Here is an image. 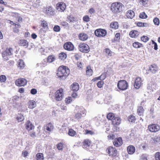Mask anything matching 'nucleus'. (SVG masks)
I'll return each mask as SVG.
<instances>
[{"label":"nucleus","instance_id":"obj_1","mask_svg":"<svg viewBox=\"0 0 160 160\" xmlns=\"http://www.w3.org/2000/svg\"><path fill=\"white\" fill-rule=\"evenodd\" d=\"M70 70L68 67L66 66H60L57 71V76L60 79H65L69 75Z\"/></svg>","mask_w":160,"mask_h":160},{"label":"nucleus","instance_id":"obj_2","mask_svg":"<svg viewBox=\"0 0 160 160\" xmlns=\"http://www.w3.org/2000/svg\"><path fill=\"white\" fill-rule=\"evenodd\" d=\"M122 4L120 2H116L112 3L111 6V10L115 13L120 12L122 11Z\"/></svg>","mask_w":160,"mask_h":160},{"label":"nucleus","instance_id":"obj_3","mask_svg":"<svg viewBox=\"0 0 160 160\" xmlns=\"http://www.w3.org/2000/svg\"><path fill=\"white\" fill-rule=\"evenodd\" d=\"M106 151L109 156L112 158V160H114L118 157V151L117 149L112 146H109L106 149Z\"/></svg>","mask_w":160,"mask_h":160},{"label":"nucleus","instance_id":"obj_4","mask_svg":"<svg viewBox=\"0 0 160 160\" xmlns=\"http://www.w3.org/2000/svg\"><path fill=\"white\" fill-rule=\"evenodd\" d=\"M43 13L47 17H51L55 14L54 9L52 6L44 7L42 8Z\"/></svg>","mask_w":160,"mask_h":160},{"label":"nucleus","instance_id":"obj_5","mask_svg":"<svg viewBox=\"0 0 160 160\" xmlns=\"http://www.w3.org/2000/svg\"><path fill=\"white\" fill-rule=\"evenodd\" d=\"M78 48L79 51L83 53H88L90 50L89 45L84 42L80 43L78 46Z\"/></svg>","mask_w":160,"mask_h":160},{"label":"nucleus","instance_id":"obj_6","mask_svg":"<svg viewBox=\"0 0 160 160\" xmlns=\"http://www.w3.org/2000/svg\"><path fill=\"white\" fill-rule=\"evenodd\" d=\"M118 88L121 91L127 89L128 87V82L125 80H120L118 81L117 84Z\"/></svg>","mask_w":160,"mask_h":160},{"label":"nucleus","instance_id":"obj_7","mask_svg":"<svg viewBox=\"0 0 160 160\" xmlns=\"http://www.w3.org/2000/svg\"><path fill=\"white\" fill-rule=\"evenodd\" d=\"M64 97L63 90L62 88L56 91L54 93V98L57 101H61Z\"/></svg>","mask_w":160,"mask_h":160},{"label":"nucleus","instance_id":"obj_8","mask_svg":"<svg viewBox=\"0 0 160 160\" xmlns=\"http://www.w3.org/2000/svg\"><path fill=\"white\" fill-rule=\"evenodd\" d=\"M12 48H7L5 51L2 53V56L4 61L9 60V56L12 54Z\"/></svg>","mask_w":160,"mask_h":160},{"label":"nucleus","instance_id":"obj_9","mask_svg":"<svg viewBox=\"0 0 160 160\" xmlns=\"http://www.w3.org/2000/svg\"><path fill=\"white\" fill-rule=\"evenodd\" d=\"M86 111L83 109L80 108L74 116V118L77 120H79L82 117H84L86 114Z\"/></svg>","mask_w":160,"mask_h":160},{"label":"nucleus","instance_id":"obj_10","mask_svg":"<svg viewBox=\"0 0 160 160\" xmlns=\"http://www.w3.org/2000/svg\"><path fill=\"white\" fill-rule=\"evenodd\" d=\"M107 33L106 30L102 28L97 29L94 32L95 35L96 36L100 38L105 36Z\"/></svg>","mask_w":160,"mask_h":160},{"label":"nucleus","instance_id":"obj_11","mask_svg":"<svg viewBox=\"0 0 160 160\" xmlns=\"http://www.w3.org/2000/svg\"><path fill=\"white\" fill-rule=\"evenodd\" d=\"M148 129L149 131L152 132H156L160 130V126L157 124H152L148 125Z\"/></svg>","mask_w":160,"mask_h":160},{"label":"nucleus","instance_id":"obj_12","mask_svg":"<svg viewBox=\"0 0 160 160\" xmlns=\"http://www.w3.org/2000/svg\"><path fill=\"white\" fill-rule=\"evenodd\" d=\"M66 5L63 2H60L58 3L56 5V9L59 12H63L66 8Z\"/></svg>","mask_w":160,"mask_h":160},{"label":"nucleus","instance_id":"obj_13","mask_svg":"<svg viewBox=\"0 0 160 160\" xmlns=\"http://www.w3.org/2000/svg\"><path fill=\"white\" fill-rule=\"evenodd\" d=\"M44 130L46 132L50 134V133L54 129V126L51 122H49L44 126Z\"/></svg>","mask_w":160,"mask_h":160},{"label":"nucleus","instance_id":"obj_14","mask_svg":"<svg viewBox=\"0 0 160 160\" xmlns=\"http://www.w3.org/2000/svg\"><path fill=\"white\" fill-rule=\"evenodd\" d=\"M27 80L24 78H20L17 79L15 82V84L18 87H22L25 86L27 84Z\"/></svg>","mask_w":160,"mask_h":160},{"label":"nucleus","instance_id":"obj_15","mask_svg":"<svg viewBox=\"0 0 160 160\" xmlns=\"http://www.w3.org/2000/svg\"><path fill=\"white\" fill-rule=\"evenodd\" d=\"M25 129L29 132L30 131L32 130L35 128V126L29 120H27L24 124Z\"/></svg>","mask_w":160,"mask_h":160},{"label":"nucleus","instance_id":"obj_16","mask_svg":"<svg viewBox=\"0 0 160 160\" xmlns=\"http://www.w3.org/2000/svg\"><path fill=\"white\" fill-rule=\"evenodd\" d=\"M159 70V68L155 64H152L149 66L148 72L153 74L156 73Z\"/></svg>","mask_w":160,"mask_h":160},{"label":"nucleus","instance_id":"obj_17","mask_svg":"<svg viewBox=\"0 0 160 160\" xmlns=\"http://www.w3.org/2000/svg\"><path fill=\"white\" fill-rule=\"evenodd\" d=\"M74 48L73 44L70 42L65 43L63 45V48L68 51H72L74 49Z\"/></svg>","mask_w":160,"mask_h":160},{"label":"nucleus","instance_id":"obj_18","mask_svg":"<svg viewBox=\"0 0 160 160\" xmlns=\"http://www.w3.org/2000/svg\"><path fill=\"white\" fill-rule=\"evenodd\" d=\"M142 80L140 77H137L135 80L134 87L136 89H139L142 84Z\"/></svg>","mask_w":160,"mask_h":160},{"label":"nucleus","instance_id":"obj_19","mask_svg":"<svg viewBox=\"0 0 160 160\" xmlns=\"http://www.w3.org/2000/svg\"><path fill=\"white\" fill-rule=\"evenodd\" d=\"M123 143V141L121 137H119L115 138L114 140L113 144L116 147H119L121 146Z\"/></svg>","mask_w":160,"mask_h":160},{"label":"nucleus","instance_id":"obj_20","mask_svg":"<svg viewBox=\"0 0 160 160\" xmlns=\"http://www.w3.org/2000/svg\"><path fill=\"white\" fill-rule=\"evenodd\" d=\"M92 141L88 139H84L82 142V146L83 148H86L89 147L92 144Z\"/></svg>","mask_w":160,"mask_h":160},{"label":"nucleus","instance_id":"obj_21","mask_svg":"<svg viewBox=\"0 0 160 160\" xmlns=\"http://www.w3.org/2000/svg\"><path fill=\"white\" fill-rule=\"evenodd\" d=\"M140 32L136 30H132L130 31L129 33V36L132 38H136L139 36Z\"/></svg>","mask_w":160,"mask_h":160},{"label":"nucleus","instance_id":"obj_22","mask_svg":"<svg viewBox=\"0 0 160 160\" xmlns=\"http://www.w3.org/2000/svg\"><path fill=\"white\" fill-rule=\"evenodd\" d=\"M78 37L79 40L83 41L87 40L88 38L87 34L83 32L80 33L78 35Z\"/></svg>","mask_w":160,"mask_h":160},{"label":"nucleus","instance_id":"obj_23","mask_svg":"<svg viewBox=\"0 0 160 160\" xmlns=\"http://www.w3.org/2000/svg\"><path fill=\"white\" fill-rule=\"evenodd\" d=\"M127 150L128 154L132 155L135 152L136 149L133 146L130 145L127 147Z\"/></svg>","mask_w":160,"mask_h":160},{"label":"nucleus","instance_id":"obj_24","mask_svg":"<svg viewBox=\"0 0 160 160\" xmlns=\"http://www.w3.org/2000/svg\"><path fill=\"white\" fill-rule=\"evenodd\" d=\"M112 124L115 126L119 125L121 123V119L119 117H116L112 121Z\"/></svg>","mask_w":160,"mask_h":160},{"label":"nucleus","instance_id":"obj_25","mask_svg":"<svg viewBox=\"0 0 160 160\" xmlns=\"http://www.w3.org/2000/svg\"><path fill=\"white\" fill-rule=\"evenodd\" d=\"M79 86L78 83H73L71 86V89L74 92H77L79 90Z\"/></svg>","mask_w":160,"mask_h":160},{"label":"nucleus","instance_id":"obj_26","mask_svg":"<svg viewBox=\"0 0 160 160\" xmlns=\"http://www.w3.org/2000/svg\"><path fill=\"white\" fill-rule=\"evenodd\" d=\"M144 111V110L142 106L138 107L137 111V114L140 116H143Z\"/></svg>","mask_w":160,"mask_h":160},{"label":"nucleus","instance_id":"obj_27","mask_svg":"<svg viewBox=\"0 0 160 160\" xmlns=\"http://www.w3.org/2000/svg\"><path fill=\"white\" fill-rule=\"evenodd\" d=\"M126 15L128 18L132 19L134 16L135 13L133 10H129L127 11Z\"/></svg>","mask_w":160,"mask_h":160},{"label":"nucleus","instance_id":"obj_28","mask_svg":"<svg viewBox=\"0 0 160 160\" xmlns=\"http://www.w3.org/2000/svg\"><path fill=\"white\" fill-rule=\"evenodd\" d=\"M19 45L27 47L28 46V42L27 40L25 39H21L19 42Z\"/></svg>","mask_w":160,"mask_h":160},{"label":"nucleus","instance_id":"obj_29","mask_svg":"<svg viewBox=\"0 0 160 160\" xmlns=\"http://www.w3.org/2000/svg\"><path fill=\"white\" fill-rule=\"evenodd\" d=\"M41 25L42 27L43 28L47 30L48 29V24L47 22L44 19L42 20L41 21Z\"/></svg>","mask_w":160,"mask_h":160},{"label":"nucleus","instance_id":"obj_30","mask_svg":"<svg viewBox=\"0 0 160 160\" xmlns=\"http://www.w3.org/2000/svg\"><path fill=\"white\" fill-rule=\"evenodd\" d=\"M133 47L135 48H139L143 47L142 44L138 42H135L132 44Z\"/></svg>","mask_w":160,"mask_h":160},{"label":"nucleus","instance_id":"obj_31","mask_svg":"<svg viewBox=\"0 0 160 160\" xmlns=\"http://www.w3.org/2000/svg\"><path fill=\"white\" fill-rule=\"evenodd\" d=\"M36 106V102L33 100H30L28 103V107L30 109H33Z\"/></svg>","mask_w":160,"mask_h":160},{"label":"nucleus","instance_id":"obj_32","mask_svg":"<svg viewBox=\"0 0 160 160\" xmlns=\"http://www.w3.org/2000/svg\"><path fill=\"white\" fill-rule=\"evenodd\" d=\"M16 119L18 122H20L24 120V118L21 113H18L16 115Z\"/></svg>","mask_w":160,"mask_h":160},{"label":"nucleus","instance_id":"obj_33","mask_svg":"<svg viewBox=\"0 0 160 160\" xmlns=\"http://www.w3.org/2000/svg\"><path fill=\"white\" fill-rule=\"evenodd\" d=\"M93 73V71L91 68L90 66H88L86 67V74L88 76H90L92 75Z\"/></svg>","mask_w":160,"mask_h":160},{"label":"nucleus","instance_id":"obj_34","mask_svg":"<svg viewBox=\"0 0 160 160\" xmlns=\"http://www.w3.org/2000/svg\"><path fill=\"white\" fill-rule=\"evenodd\" d=\"M67 57V54L64 52H61L59 54L58 58L59 59L64 60Z\"/></svg>","mask_w":160,"mask_h":160},{"label":"nucleus","instance_id":"obj_35","mask_svg":"<svg viewBox=\"0 0 160 160\" xmlns=\"http://www.w3.org/2000/svg\"><path fill=\"white\" fill-rule=\"evenodd\" d=\"M68 134L69 136L73 137L77 134V133L73 129L70 128L68 129Z\"/></svg>","mask_w":160,"mask_h":160},{"label":"nucleus","instance_id":"obj_36","mask_svg":"<svg viewBox=\"0 0 160 160\" xmlns=\"http://www.w3.org/2000/svg\"><path fill=\"white\" fill-rule=\"evenodd\" d=\"M128 120L129 122L135 123L136 120V118L135 116L132 114L128 117Z\"/></svg>","mask_w":160,"mask_h":160},{"label":"nucleus","instance_id":"obj_37","mask_svg":"<svg viewBox=\"0 0 160 160\" xmlns=\"http://www.w3.org/2000/svg\"><path fill=\"white\" fill-rule=\"evenodd\" d=\"M36 159L37 160H44L43 154L42 153H38L36 155Z\"/></svg>","mask_w":160,"mask_h":160},{"label":"nucleus","instance_id":"obj_38","mask_svg":"<svg viewBox=\"0 0 160 160\" xmlns=\"http://www.w3.org/2000/svg\"><path fill=\"white\" fill-rule=\"evenodd\" d=\"M25 66V65L22 59H20L18 62V67L20 69H23Z\"/></svg>","mask_w":160,"mask_h":160},{"label":"nucleus","instance_id":"obj_39","mask_svg":"<svg viewBox=\"0 0 160 160\" xmlns=\"http://www.w3.org/2000/svg\"><path fill=\"white\" fill-rule=\"evenodd\" d=\"M55 60V56L53 55L49 56L47 58V62L49 63H51L54 61Z\"/></svg>","mask_w":160,"mask_h":160},{"label":"nucleus","instance_id":"obj_40","mask_svg":"<svg viewBox=\"0 0 160 160\" xmlns=\"http://www.w3.org/2000/svg\"><path fill=\"white\" fill-rule=\"evenodd\" d=\"M110 27L112 28L117 29L118 28V23L116 22H112L110 24Z\"/></svg>","mask_w":160,"mask_h":160},{"label":"nucleus","instance_id":"obj_41","mask_svg":"<svg viewBox=\"0 0 160 160\" xmlns=\"http://www.w3.org/2000/svg\"><path fill=\"white\" fill-rule=\"evenodd\" d=\"M114 114L112 112L109 113L107 116V118L109 120H111L112 121L115 118Z\"/></svg>","mask_w":160,"mask_h":160},{"label":"nucleus","instance_id":"obj_42","mask_svg":"<svg viewBox=\"0 0 160 160\" xmlns=\"http://www.w3.org/2000/svg\"><path fill=\"white\" fill-rule=\"evenodd\" d=\"M149 0H138L139 4L144 6H146L148 4Z\"/></svg>","mask_w":160,"mask_h":160},{"label":"nucleus","instance_id":"obj_43","mask_svg":"<svg viewBox=\"0 0 160 160\" xmlns=\"http://www.w3.org/2000/svg\"><path fill=\"white\" fill-rule=\"evenodd\" d=\"M83 132L84 135H92L94 134V132L92 130H89L88 129H85Z\"/></svg>","mask_w":160,"mask_h":160},{"label":"nucleus","instance_id":"obj_44","mask_svg":"<svg viewBox=\"0 0 160 160\" xmlns=\"http://www.w3.org/2000/svg\"><path fill=\"white\" fill-rule=\"evenodd\" d=\"M29 132L30 133V136L31 138H34L36 137L37 133L35 131L33 130L32 131H30Z\"/></svg>","mask_w":160,"mask_h":160},{"label":"nucleus","instance_id":"obj_45","mask_svg":"<svg viewBox=\"0 0 160 160\" xmlns=\"http://www.w3.org/2000/svg\"><path fill=\"white\" fill-rule=\"evenodd\" d=\"M120 34L119 33H117L116 34L113 42L115 41L119 42L120 40Z\"/></svg>","mask_w":160,"mask_h":160},{"label":"nucleus","instance_id":"obj_46","mask_svg":"<svg viewBox=\"0 0 160 160\" xmlns=\"http://www.w3.org/2000/svg\"><path fill=\"white\" fill-rule=\"evenodd\" d=\"M149 39V38L147 36L143 35L141 38V40L145 42H148Z\"/></svg>","mask_w":160,"mask_h":160},{"label":"nucleus","instance_id":"obj_47","mask_svg":"<svg viewBox=\"0 0 160 160\" xmlns=\"http://www.w3.org/2000/svg\"><path fill=\"white\" fill-rule=\"evenodd\" d=\"M64 144L63 143L60 142L57 145L58 149L59 150H62L63 149Z\"/></svg>","mask_w":160,"mask_h":160},{"label":"nucleus","instance_id":"obj_48","mask_svg":"<svg viewBox=\"0 0 160 160\" xmlns=\"http://www.w3.org/2000/svg\"><path fill=\"white\" fill-rule=\"evenodd\" d=\"M72 101V98L71 97H68L66 98L65 102L67 104H68L70 103Z\"/></svg>","mask_w":160,"mask_h":160},{"label":"nucleus","instance_id":"obj_49","mask_svg":"<svg viewBox=\"0 0 160 160\" xmlns=\"http://www.w3.org/2000/svg\"><path fill=\"white\" fill-rule=\"evenodd\" d=\"M7 79V77L5 75L0 76V82H5Z\"/></svg>","mask_w":160,"mask_h":160},{"label":"nucleus","instance_id":"obj_50","mask_svg":"<svg viewBox=\"0 0 160 160\" xmlns=\"http://www.w3.org/2000/svg\"><path fill=\"white\" fill-rule=\"evenodd\" d=\"M148 24L147 23L142 22H138L137 23V25L139 27L146 26Z\"/></svg>","mask_w":160,"mask_h":160},{"label":"nucleus","instance_id":"obj_51","mask_svg":"<svg viewBox=\"0 0 160 160\" xmlns=\"http://www.w3.org/2000/svg\"><path fill=\"white\" fill-rule=\"evenodd\" d=\"M139 17L141 18H147V16L145 12H143L141 13L139 15Z\"/></svg>","mask_w":160,"mask_h":160},{"label":"nucleus","instance_id":"obj_52","mask_svg":"<svg viewBox=\"0 0 160 160\" xmlns=\"http://www.w3.org/2000/svg\"><path fill=\"white\" fill-rule=\"evenodd\" d=\"M105 52L109 56H112V52L108 48H106L105 49Z\"/></svg>","mask_w":160,"mask_h":160},{"label":"nucleus","instance_id":"obj_53","mask_svg":"<svg viewBox=\"0 0 160 160\" xmlns=\"http://www.w3.org/2000/svg\"><path fill=\"white\" fill-rule=\"evenodd\" d=\"M104 84L103 81H99L97 83V87L99 88H101L102 87Z\"/></svg>","mask_w":160,"mask_h":160},{"label":"nucleus","instance_id":"obj_54","mask_svg":"<svg viewBox=\"0 0 160 160\" xmlns=\"http://www.w3.org/2000/svg\"><path fill=\"white\" fill-rule=\"evenodd\" d=\"M155 160H160V152H156L155 154Z\"/></svg>","mask_w":160,"mask_h":160},{"label":"nucleus","instance_id":"obj_55","mask_svg":"<svg viewBox=\"0 0 160 160\" xmlns=\"http://www.w3.org/2000/svg\"><path fill=\"white\" fill-rule=\"evenodd\" d=\"M67 19L70 22H73L75 21V18L72 15H69L67 17Z\"/></svg>","mask_w":160,"mask_h":160},{"label":"nucleus","instance_id":"obj_56","mask_svg":"<svg viewBox=\"0 0 160 160\" xmlns=\"http://www.w3.org/2000/svg\"><path fill=\"white\" fill-rule=\"evenodd\" d=\"M83 20L85 22H88L90 21V18L88 15H85L83 18Z\"/></svg>","mask_w":160,"mask_h":160},{"label":"nucleus","instance_id":"obj_57","mask_svg":"<svg viewBox=\"0 0 160 160\" xmlns=\"http://www.w3.org/2000/svg\"><path fill=\"white\" fill-rule=\"evenodd\" d=\"M154 24L156 25H158L159 24V20L157 18H155L153 20Z\"/></svg>","mask_w":160,"mask_h":160},{"label":"nucleus","instance_id":"obj_58","mask_svg":"<svg viewBox=\"0 0 160 160\" xmlns=\"http://www.w3.org/2000/svg\"><path fill=\"white\" fill-rule=\"evenodd\" d=\"M115 136L113 134H110L108 135L107 136L108 139V140L113 139L115 138Z\"/></svg>","mask_w":160,"mask_h":160},{"label":"nucleus","instance_id":"obj_59","mask_svg":"<svg viewBox=\"0 0 160 160\" xmlns=\"http://www.w3.org/2000/svg\"><path fill=\"white\" fill-rule=\"evenodd\" d=\"M53 30L56 32H59L60 30V28L58 25H55L53 28Z\"/></svg>","mask_w":160,"mask_h":160},{"label":"nucleus","instance_id":"obj_60","mask_svg":"<svg viewBox=\"0 0 160 160\" xmlns=\"http://www.w3.org/2000/svg\"><path fill=\"white\" fill-rule=\"evenodd\" d=\"M99 77L100 79L102 80H104L106 77V72H104L102 73L100 76Z\"/></svg>","mask_w":160,"mask_h":160},{"label":"nucleus","instance_id":"obj_61","mask_svg":"<svg viewBox=\"0 0 160 160\" xmlns=\"http://www.w3.org/2000/svg\"><path fill=\"white\" fill-rule=\"evenodd\" d=\"M60 25L63 27H68L69 24L66 21H62L60 22Z\"/></svg>","mask_w":160,"mask_h":160},{"label":"nucleus","instance_id":"obj_62","mask_svg":"<svg viewBox=\"0 0 160 160\" xmlns=\"http://www.w3.org/2000/svg\"><path fill=\"white\" fill-rule=\"evenodd\" d=\"M9 21H10L9 23L10 24H12L15 26H17L18 28H20L21 27V25L19 24L18 23V24H17L13 22L12 21H11V20H9Z\"/></svg>","mask_w":160,"mask_h":160},{"label":"nucleus","instance_id":"obj_63","mask_svg":"<svg viewBox=\"0 0 160 160\" xmlns=\"http://www.w3.org/2000/svg\"><path fill=\"white\" fill-rule=\"evenodd\" d=\"M141 160H148L147 157L145 154H143L142 155L141 157Z\"/></svg>","mask_w":160,"mask_h":160},{"label":"nucleus","instance_id":"obj_64","mask_svg":"<svg viewBox=\"0 0 160 160\" xmlns=\"http://www.w3.org/2000/svg\"><path fill=\"white\" fill-rule=\"evenodd\" d=\"M74 57L75 59L78 60L81 58V56L78 53H76L75 54Z\"/></svg>","mask_w":160,"mask_h":160}]
</instances>
